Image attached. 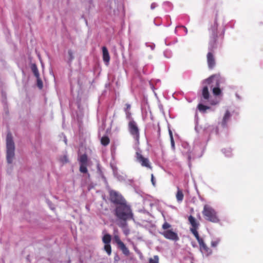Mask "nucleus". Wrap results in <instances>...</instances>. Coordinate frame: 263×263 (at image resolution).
<instances>
[{
    "label": "nucleus",
    "mask_w": 263,
    "mask_h": 263,
    "mask_svg": "<svg viewBox=\"0 0 263 263\" xmlns=\"http://www.w3.org/2000/svg\"><path fill=\"white\" fill-rule=\"evenodd\" d=\"M205 147V143L201 142L199 138L194 141L193 151H191L189 144L187 143H182L183 149L182 153L185 156L189 161L197 157H200L203 154Z\"/></svg>",
    "instance_id": "obj_1"
},
{
    "label": "nucleus",
    "mask_w": 263,
    "mask_h": 263,
    "mask_svg": "<svg viewBox=\"0 0 263 263\" xmlns=\"http://www.w3.org/2000/svg\"><path fill=\"white\" fill-rule=\"evenodd\" d=\"M115 214L118 219L135 220L131 207L126 201L116 205Z\"/></svg>",
    "instance_id": "obj_2"
},
{
    "label": "nucleus",
    "mask_w": 263,
    "mask_h": 263,
    "mask_svg": "<svg viewBox=\"0 0 263 263\" xmlns=\"http://www.w3.org/2000/svg\"><path fill=\"white\" fill-rule=\"evenodd\" d=\"M224 82V79L219 75H213L204 81L207 83L215 96H220L222 93L220 86Z\"/></svg>",
    "instance_id": "obj_3"
},
{
    "label": "nucleus",
    "mask_w": 263,
    "mask_h": 263,
    "mask_svg": "<svg viewBox=\"0 0 263 263\" xmlns=\"http://www.w3.org/2000/svg\"><path fill=\"white\" fill-rule=\"evenodd\" d=\"M202 214L205 219L213 223H218L220 220L216 210L209 204H205L203 206Z\"/></svg>",
    "instance_id": "obj_4"
},
{
    "label": "nucleus",
    "mask_w": 263,
    "mask_h": 263,
    "mask_svg": "<svg viewBox=\"0 0 263 263\" xmlns=\"http://www.w3.org/2000/svg\"><path fill=\"white\" fill-rule=\"evenodd\" d=\"M7 161L11 164L14 157L15 146L11 134L8 133L6 137Z\"/></svg>",
    "instance_id": "obj_5"
},
{
    "label": "nucleus",
    "mask_w": 263,
    "mask_h": 263,
    "mask_svg": "<svg viewBox=\"0 0 263 263\" xmlns=\"http://www.w3.org/2000/svg\"><path fill=\"white\" fill-rule=\"evenodd\" d=\"M218 27V24L217 19L215 18L213 25L212 26L210 29L211 32L210 40L209 42V51L213 52L216 48V38L217 36V30Z\"/></svg>",
    "instance_id": "obj_6"
},
{
    "label": "nucleus",
    "mask_w": 263,
    "mask_h": 263,
    "mask_svg": "<svg viewBox=\"0 0 263 263\" xmlns=\"http://www.w3.org/2000/svg\"><path fill=\"white\" fill-rule=\"evenodd\" d=\"M232 115V112L227 108L222 116L221 120L218 122L219 128H222L225 134H227L228 132V123L231 120Z\"/></svg>",
    "instance_id": "obj_7"
},
{
    "label": "nucleus",
    "mask_w": 263,
    "mask_h": 263,
    "mask_svg": "<svg viewBox=\"0 0 263 263\" xmlns=\"http://www.w3.org/2000/svg\"><path fill=\"white\" fill-rule=\"evenodd\" d=\"M128 128L130 135L136 141L139 142L140 137L139 129L136 122L134 120L129 121Z\"/></svg>",
    "instance_id": "obj_8"
},
{
    "label": "nucleus",
    "mask_w": 263,
    "mask_h": 263,
    "mask_svg": "<svg viewBox=\"0 0 263 263\" xmlns=\"http://www.w3.org/2000/svg\"><path fill=\"white\" fill-rule=\"evenodd\" d=\"M109 199L110 201L116 204V205L126 201L122 196L115 190H110Z\"/></svg>",
    "instance_id": "obj_9"
},
{
    "label": "nucleus",
    "mask_w": 263,
    "mask_h": 263,
    "mask_svg": "<svg viewBox=\"0 0 263 263\" xmlns=\"http://www.w3.org/2000/svg\"><path fill=\"white\" fill-rule=\"evenodd\" d=\"M160 234L163 235L166 239L177 241L179 239L178 234L174 231L172 229L163 231L160 232Z\"/></svg>",
    "instance_id": "obj_10"
},
{
    "label": "nucleus",
    "mask_w": 263,
    "mask_h": 263,
    "mask_svg": "<svg viewBox=\"0 0 263 263\" xmlns=\"http://www.w3.org/2000/svg\"><path fill=\"white\" fill-rule=\"evenodd\" d=\"M114 240L117 244L119 249L122 251L123 254L126 256H128L130 253L129 251L125 244L120 240L119 237L117 235L115 236Z\"/></svg>",
    "instance_id": "obj_11"
},
{
    "label": "nucleus",
    "mask_w": 263,
    "mask_h": 263,
    "mask_svg": "<svg viewBox=\"0 0 263 263\" xmlns=\"http://www.w3.org/2000/svg\"><path fill=\"white\" fill-rule=\"evenodd\" d=\"M136 160L141 164L142 166L147 168H151L149 161L148 158H144L141 155L140 152L137 151L136 152Z\"/></svg>",
    "instance_id": "obj_12"
},
{
    "label": "nucleus",
    "mask_w": 263,
    "mask_h": 263,
    "mask_svg": "<svg viewBox=\"0 0 263 263\" xmlns=\"http://www.w3.org/2000/svg\"><path fill=\"white\" fill-rule=\"evenodd\" d=\"M203 132L205 134L209 135L220 134L219 132V128L218 127H215L212 125H205L203 128Z\"/></svg>",
    "instance_id": "obj_13"
},
{
    "label": "nucleus",
    "mask_w": 263,
    "mask_h": 263,
    "mask_svg": "<svg viewBox=\"0 0 263 263\" xmlns=\"http://www.w3.org/2000/svg\"><path fill=\"white\" fill-rule=\"evenodd\" d=\"M198 243L200 247V250L203 255L205 256H208L212 254V250L206 246L203 240L199 242Z\"/></svg>",
    "instance_id": "obj_14"
},
{
    "label": "nucleus",
    "mask_w": 263,
    "mask_h": 263,
    "mask_svg": "<svg viewBox=\"0 0 263 263\" xmlns=\"http://www.w3.org/2000/svg\"><path fill=\"white\" fill-rule=\"evenodd\" d=\"M207 61L209 68L212 69L215 65V59L213 53L209 51L207 54Z\"/></svg>",
    "instance_id": "obj_15"
},
{
    "label": "nucleus",
    "mask_w": 263,
    "mask_h": 263,
    "mask_svg": "<svg viewBox=\"0 0 263 263\" xmlns=\"http://www.w3.org/2000/svg\"><path fill=\"white\" fill-rule=\"evenodd\" d=\"M103 60L105 64L108 66L110 61V56L107 48L105 46L102 47Z\"/></svg>",
    "instance_id": "obj_16"
},
{
    "label": "nucleus",
    "mask_w": 263,
    "mask_h": 263,
    "mask_svg": "<svg viewBox=\"0 0 263 263\" xmlns=\"http://www.w3.org/2000/svg\"><path fill=\"white\" fill-rule=\"evenodd\" d=\"M189 221L191 225L190 229H198L199 226V222L192 215H190L188 218Z\"/></svg>",
    "instance_id": "obj_17"
},
{
    "label": "nucleus",
    "mask_w": 263,
    "mask_h": 263,
    "mask_svg": "<svg viewBox=\"0 0 263 263\" xmlns=\"http://www.w3.org/2000/svg\"><path fill=\"white\" fill-rule=\"evenodd\" d=\"M202 96L203 99L209 100L210 93L208 90V87L207 86H204L203 87L202 91Z\"/></svg>",
    "instance_id": "obj_18"
},
{
    "label": "nucleus",
    "mask_w": 263,
    "mask_h": 263,
    "mask_svg": "<svg viewBox=\"0 0 263 263\" xmlns=\"http://www.w3.org/2000/svg\"><path fill=\"white\" fill-rule=\"evenodd\" d=\"M177 189L178 190L176 195V197L178 202L181 203L183 201L184 195L183 194L182 190L179 189V187H177Z\"/></svg>",
    "instance_id": "obj_19"
},
{
    "label": "nucleus",
    "mask_w": 263,
    "mask_h": 263,
    "mask_svg": "<svg viewBox=\"0 0 263 263\" xmlns=\"http://www.w3.org/2000/svg\"><path fill=\"white\" fill-rule=\"evenodd\" d=\"M111 167L114 176L116 177L118 179V180L120 181L124 180V177L123 176L120 175L118 174L117 167H114L112 166H111Z\"/></svg>",
    "instance_id": "obj_20"
},
{
    "label": "nucleus",
    "mask_w": 263,
    "mask_h": 263,
    "mask_svg": "<svg viewBox=\"0 0 263 263\" xmlns=\"http://www.w3.org/2000/svg\"><path fill=\"white\" fill-rule=\"evenodd\" d=\"M221 152L227 157H231L233 155L232 149L231 148H223Z\"/></svg>",
    "instance_id": "obj_21"
},
{
    "label": "nucleus",
    "mask_w": 263,
    "mask_h": 263,
    "mask_svg": "<svg viewBox=\"0 0 263 263\" xmlns=\"http://www.w3.org/2000/svg\"><path fill=\"white\" fill-rule=\"evenodd\" d=\"M31 69L33 73L34 76L37 78L39 79L40 77V74L38 71V69L37 68L36 65L35 64H33L31 66Z\"/></svg>",
    "instance_id": "obj_22"
},
{
    "label": "nucleus",
    "mask_w": 263,
    "mask_h": 263,
    "mask_svg": "<svg viewBox=\"0 0 263 263\" xmlns=\"http://www.w3.org/2000/svg\"><path fill=\"white\" fill-rule=\"evenodd\" d=\"M197 229H190L191 232L193 233V234L194 235L195 238H196L198 242L201 241L203 239L199 237V235L198 234V233L197 232Z\"/></svg>",
    "instance_id": "obj_23"
},
{
    "label": "nucleus",
    "mask_w": 263,
    "mask_h": 263,
    "mask_svg": "<svg viewBox=\"0 0 263 263\" xmlns=\"http://www.w3.org/2000/svg\"><path fill=\"white\" fill-rule=\"evenodd\" d=\"M221 241V239L219 237L213 238L211 242V246L213 248H216Z\"/></svg>",
    "instance_id": "obj_24"
},
{
    "label": "nucleus",
    "mask_w": 263,
    "mask_h": 263,
    "mask_svg": "<svg viewBox=\"0 0 263 263\" xmlns=\"http://www.w3.org/2000/svg\"><path fill=\"white\" fill-rule=\"evenodd\" d=\"M211 108L210 107L204 105L201 103H200L198 105V110L202 113H204L207 109H210Z\"/></svg>",
    "instance_id": "obj_25"
},
{
    "label": "nucleus",
    "mask_w": 263,
    "mask_h": 263,
    "mask_svg": "<svg viewBox=\"0 0 263 263\" xmlns=\"http://www.w3.org/2000/svg\"><path fill=\"white\" fill-rule=\"evenodd\" d=\"M80 164H87L88 158L86 154L82 155L79 159Z\"/></svg>",
    "instance_id": "obj_26"
},
{
    "label": "nucleus",
    "mask_w": 263,
    "mask_h": 263,
    "mask_svg": "<svg viewBox=\"0 0 263 263\" xmlns=\"http://www.w3.org/2000/svg\"><path fill=\"white\" fill-rule=\"evenodd\" d=\"M102 240L105 245L110 244L111 241V236L109 234H105L103 236Z\"/></svg>",
    "instance_id": "obj_27"
},
{
    "label": "nucleus",
    "mask_w": 263,
    "mask_h": 263,
    "mask_svg": "<svg viewBox=\"0 0 263 263\" xmlns=\"http://www.w3.org/2000/svg\"><path fill=\"white\" fill-rule=\"evenodd\" d=\"M119 221L118 223V225L121 229H123L127 226V220H123V219H118Z\"/></svg>",
    "instance_id": "obj_28"
},
{
    "label": "nucleus",
    "mask_w": 263,
    "mask_h": 263,
    "mask_svg": "<svg viewBox=\"0 0 263 263\" xmlns=\"http://www.w3.org/2000/svg\"><path fill=\"white\" fill-rule=\"evenodd\" d=\"M68 54L69 57L68 59V63L70 64L74 59L73 53L71 49L68 50Z\"/></svg>",
    "instance_id": "obj_29"
},
{
    "label": "nucleus",
    "mask_w": 263,
    "mask_h": 263,
    "mask_svg": "<svg viewBox=\"0 0 263 263\" xmlns=\"http://www.w3.org/2000/svg\"><path fill=\"white\" fill-rule=\"evenodd\" d=\"M101 142L103 145L106 146L109 144V139L107 136H104L101 138Z\"/></svg>",
    "instance_id": "obj_30"
},
{
    "label": "nucleus",
    "mask_w": 263,
    "mask_h": 263,
    "mask_svg": "<svg viewBox=\"0 0 263 263\" xmlns=\"http://www.w3.org/2000/svg\"><path fill=\"white\" fill-rule=\"evenodd\" d=\"M80 171L82 173H87V164H80Z\"/></svg>",
    "instance_id": "obj_31"
},
{
    "label": "nucleus",
    "mask_w": 263,
    "mask_h": 263,
    "mask_svg": "<svg viewBox=\"0 0 263 263\" xmlns=\"http://www.w3.org/2000/svg\"><path fill=\"white\" fill-rule=\"evenodd\" d=\"M163 7L166 11H168L172 9V4L168 2H166L163 3Z\"/></svg>",
    "instance_id": "obj_32"
},
{
    "label": "nucleus",
    "mask_w": 263,
    "mask_h": 263,
    "mask_svg": "<svg viewBox=\"0 0 263 263\" xmlns=\"http://www.w3.org/2000/svg\"><path fill=\"white\" fill-rule=\"evenodd\" d=\"M149 263H159V257L158 255H155L153 258L149 259Z\"/></svg>",
    "instance_id": "obj_33"
},
{
    "label": "nucleus",
    "mask_w": 263,
    "mask_h": 263,
    "mask_svg": "<svg viewBox=\"0 0 263 263\" xmlns=\"http://www.w3.org/2000/svg\"><path fill=\"white\" fill-rule=\"evenodd\" d=\"M104 250L106 251L108 255H110L111 253V249L110 244L105 245Z\"/></svg>",
    "instance_id": "obj_34"
},
{
    "label": "nucleus",
    "mask_w": 263,
    "mask_h": 263,
    "mask_svg": "<svg viewBox=\"0 0 263 263\" xmlns=\"http://www.w3.org/2000/svg\"><path fill=\"white\" fill-rule=\"evenodd\" d=\"M171 228V225L167 222H165L162 225V229L164 230L163 231L170 230V228Z\"/></svg>",
    "instance_id": "obj_35"
},
{
    "label": "nucleus",
    "mask_w": 263,
    "mask_h": 263,
    "mask_svg": "<svg viewBox=\"0 0 263 263\" xmlns=\"http://www.w3.org/2000/svg\"><path fill=\"white\" fill-rule=\"evenodd\" d=\"M126 114V117L127 120H129V121H131L132 120H134L133 118L132 117V114L129 111L126 110L125 112Z\"/></svg>",
    "instance_id": "obj_36"
},
{
    "label": "nucleus",
    "mask_w": 263,
    "mask_h": 263,
    "mask_svg": "<svg viewBox=\"0 0 263 263\" xmlns=\"http://www.w3.org/2000/svg\"><path fill=\"white\" fill-rule=\"evenodd\" d=\"M164 55L167 58H170L172 57V52L170 50H165L163 52Z\"/></svg>",
    "instance_id": "obj_37"
},
{
    "label": "nucleus",
    "mask_w": 263,
    "mask_h": 263,
    "mask_svg": "<svg viewBox=\"0 0 263 263\" xmlns=\"http://www.w3.org/2000/svg\"><path fill=\"white\" fill-rule=\"evenodd\" d=\"M123 233L125 236H128L130 233V230L128 228V226L122 229Z\"/></svg>",
    "instance_id": "obj_38"
},
{
    "label": "nucleus",
    "mask_w": 263,
    "mask_h": 263,
    "mask_svg": "<svg viewBox=\"0 0 263 263\" xmlns=\"http://www.w3.org/2000/svg\"><path fill=\"white\" fill-rule=\"evenodd\" d=\"M210 104L212 105H215L219 103V101L217 99H213V100H208Z\"/></svg>",
    "instance_id": "obj_39"
},
{
    "label": "nucleus",
    "mask_w": 263,
    "mask_h": 263,
    "mask_svg": "<svg viewBox=\"0 0 263 263\" xmlns=\"http://www.w3.org/2000/svg\"><path fill=\"white\" fill-rule=\"evenodd\" d=\"M145 45L147 47H149L152 50H153L155 48V45L152 43H146Z\"/></svg>",
    "instance_id": "obj_40"
},
{
    "label": "nucleus",
    "mask_w": 263,
    "mask_h": 263,
    "mask_svg": "<svg viewBox=\"0 0 263 263\" xmlns=\"http://www.w3.org/2000/svg\"><path fill=\"white\" fill-rule=\"evenodd\" d=\"M134 249L135 251L139 255L140 257L141 258L142 257V254L141 251L135 246H134Z\"/></svg>",
    "instance_id": "obj_41"
},
{
    "label": "nucleus",
    "mask_w": 263,
    "mask_h": 263,
    "mask_svg": "<svg viewBox=\"0 0 263 263\" xmlns=\"http://www.w3.org/2000/svg\"><path fill=\"white\" fill-rule=\"evenodd\" d=\"M61 161L63 163H67L68 161V158L66 156H64L61 158Z\"/></svg>",
    "instance_id": "obj_42"
},
{
    "label": "nucleus",
    "mask_w": 263,
    "mask_h": 263,
    "mask_svg": "<svg viewBox=\"0 0 263 263\" xmlns=\"http://www.w3.org/2000/svg\"><path fill=\"white\" fill-rule=\"evenodd\" d=\"M37 86L40 88H42L43 87V84L42 81L40 80V77L37 79Z\"/></svg>",
    "instance_id": "obj_43"
},
{
    "label": "nucleus",
    "mask_w": 263,
    "mask_h": 263,
    "mask_svg": "<svg viewBox=\"0 0 263 263\" xmlns=\"http://www.w3.org/2000/svg\"><path fill=\"white\" fill-rule=\"evenodd\" d=\"M197 115L195 116V123L196 125L195 127V129L197 132H199L198 128V119L196 118Z\"/></svg>",
    "instance_id": "obj_44"
},
{
    "label": "nucleus",
    "mask_w": 263,
    "mask_h": 263,
    "mask_svg": "<svg viewBox=\"0 0 263 263\" xmlns=\"http://www.w3.org/2000/svg\"><path fill=\"white\" fill-rule=\"evenodd\" d=\"M171 147L173 150L175 149V142L174 139L171 140Z\"/></svg>",
    "instance_id": "obj_45"
},
{
    "label": "nucleus",
    "mask_w": 263,
    "mask_h": 263,
    "mask_svg": "<svg viewBox=\"0 0 263 263\" xmlns=\"http://www.w3.org/2000/svg\"><path fill=\"white\" fill-rule=\"evenodd\" d=\"M151 181L154 186H155L156 185V182L154 180V176L153 174L151 175Z\"/></svg>",
    "instance_id": "obj_46"
},
{
    "label": "nucleus",
    "mask_w": 263,
    "mask_h": 263,
    "mask_svg": "<svg viewBox=\"0 0 263 263\" xmlns=\"http://www.w3.org/2000/svg\"><path fill=\"white\" fill-rule=\"evenodd\" d=\"M126 108L124 109L125 112H126V110L129 111V110L130 109L131 106L129 104H125Z\"/></svg>",
    "instance_id": "obj_47"
},
{
    "label": "nucleus",
    "mask_w": 263,
    "mask_h": 263,
    "mask_svg": "<svg viewBox=\"0 0 263 263\" xmlns=\"http://www.w3.org/2000/svg\"><path fill=\"white\" fill-rule=\"evenodd\" d=\"M157 6V4L155 3H153L151 5V9L153 10V9H155Z\"/></svg>",
    "instance_id": "obj_48"
},
{
    "label": "nucleus",
    "mask_w": 263,
    "mask_h": 263,
    "mask_svg": "<svg viewBox=\"0 0 263 263\" xmlns=\"http://www.w3.org/2000/svg\"><path fill=\"white\" fill-rule=\"evenodd\" d=\"M178 27H181L183 29H184V32H185V34H187V28L184 26H178Z\"/></svg>",
    "instance_id": "obj_49"
},
{
    "label": "nucleus",
    "mask_w": 263,
    "mask_h": 263,
    "mask_svg": "<svg viewBox=\"0 0 263 263\" xmlns=\"http://www.w3.org/2000/svg\"><path fill=\"white\" fill-rule=\"evenodd\" d=\"M169 135L171 140L174 139L173 137V133L171 130H169Z\"/></svg>",
    "instance_id": "obj_50"
},
{
    "label": "nucleus",
    "mask_w": 263,
    "mask_h": 263,
    "mask_svg": "<svg viewBox=\"0 0 263 263\" xmlns=\"http://www.w3.org/2000/svg\"><path fill=\"white\" fill-rule=\"evenodd\" d=\"M167 39H166L165 40V44L166 45L168 46V45H170L171 44L167 43Z\"/></svg>",
    "instance_id": "obj_51"
},
{
    "label": "nucleus",
    "mask_w": 263,
    "mask_h": 263,
    "mask_svg": "<svg viewBox=\"0 0 263 263\" xmlns=\"http://www.w3.org/2000/svg\"><path fill=\"white\" fill-rule=\"evenodd\" d=\"M236 97L238 99H240V97H239V96L237 93H236Z\"/></svg>",
    "instance_id": "obj_52"
},
{
    "label": "nucleus",
    "mask_w": 263,
    "mask_h": 263,
    "mask_svg": "<svg viewBox=\"0 0 263 263\" xmlns=\"http://www.w3.org/2000/svg\"><path fill=\"white\" fill-rule=\"evenodd\" d=\"M64 141H65V143L66 144V143H67V139H66V138H65Z\"/></svg>",
    "instance_id": "obj_53"
},
{
    "label": "nucleus",
    "mask_w": 263,
    "mask_h": 263,
    "mask_svg": "<svg viewBox=\"0 0 263 263\" xmlns=\"http://www.w3.org/2000/svg\"><path fill=\"white\" fill-rule=\"evenodd\" d=\"M176 32H177V29L176 28V29H175V33H176Z\"/></svg>",
    "instance_id": "obj_54"
},
{
    "label": "nucleus",
    "mask_w": 263,
    "mask_h": 263,
    "mask_svg": "<svg viewBox=\"0 0 263 263\" xmlns=\"http://www.w3.org/2000/svg\"><path fill=\"white\" fill-rule=\"evenodd\" d=\"M86 208H87V209H88V210L89 209L88 207L87 206H86Z\"/></svg>",
    "instance_id": "obj_55"
},
{
    "label": "nucleus",
    "mask_w": 263,
    "mask_h": 263,
    "mask_svg": "<svg viewBox=\"0 0 263 263\" xmlns=\"http://www.w3.org/2000/svg\"><path fill=\"white\" fill-rule=\"evenodd\" d=\"M192 263H193V262H192Z\"/></svg>",
    "instance_id": "obj_56"
}]
</instances>
